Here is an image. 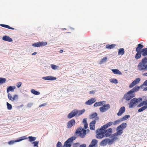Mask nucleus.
<instances>
[{
    "label": "nucleus",
    "mask_w": 147,
    "mask_h": 147,
    "mask_svg": "<svg viewBox=\"0 0 147 147\" xmlns=\"http://www.w3.org/2000/svg\"><path fill=\"white\" fill-rule=\"evenodd\" d=\"M137 53L136 54L135 58L136 59H139L140 58L141 56V53L140 51H137Z\"/></svg>",
    "instance_id": "2f4dec72"
},
{
    "label": "nucleus",
    "mask_w": 147,
    "mask_h": 147,
    "mask_svg": "<svg viewBox=\"0 0 147 147\" xmlns=\"http://www.w3.org/2000/svg\"><path fill=\"white\" fill-rule=\"evenodd\" d=\"M37 54V53L36 52H34L32 54V55H34L36 54Z\"/></svg>",
    "instance_id": "680f3d73"
},
{
    "label": "nucleus",
    "mask_w": 147,
    "mask_h": 147,
    "mask_svg": "<svg viewBox=\"0 0 147 147\" xmlns=\"http://www.w3.org/2000/svg\"><path fill=\"white\" fill-rule=\"evenodd\" d=\"M138 70L142 71H147V64H146L142 61L139 63L137 65Z\"/></svg>",
    "instance_id": "39448f33"
},
{
    "label": "nucleus",
    "mask_w": 147,
    "mask_h": 147,
    "mask_svg": "<svg viewBox=\"0 0 147 147\" xmlns=\"http://www.w3.org/2000/svg\"><path fill=\"white\" fill-rule=\"evenodd\" d=\"M76 121L74 119H72L69 121L67 123V128L71 127L72 126L75 124Z\"/></svg>",
    "instance_id": "9d476101"
},
{
    "label": "nucleus",
    "mask_w": 147,
    "mask_h": 147,
    "mask_svg": "<svg viewBox=\"0 0 147 147\" xmlns=\"http://www.w3.org/2000/svg\"><path fill=\"white\" fill-rule=\"evenodd\" d=\"M47 44V42H41L32 44V45L34 47H40L46 45Z\"/></svg>",
    "instance_id": "1a4fd4ad"
},
{
    "label": "nucleus",
    "mask_w": 147,
    "mask_h": 147,
    "mask_svg": "<svg viewBox=\"0 0 147 147\" xmlns=\"http://www.w3.org/2000/svg\"><path fill=\"white\" fill-rule=\"evenodd\" d=\"M95 120H93L90 123V128L91 130H94L95 129Z\"/></svg>",
    "instance_id": "a211bd4d"
},
{
    "label": "nucleus",
    "mask_w": 147,
    "mask_h": 147,
    "mask_svg": "<svg viewBox=\"0 0 147 147\" xmlns=\"http://www.w3.org/2000/svg\"><path fill=\"white\" fill-rule=\"evenodd\" d=\"M142 99L141 98H134L131 99L130 101L129 105V108H132L137 105L138 102L142 101Z\"/></svg>",
    "instance_id": "7ed1b4c3"
},
{
    "label": "nucleus",
    "mask_w": 147,
    "mask_h": 147,
    "mask_svg": "<svg viewBox=\"0 0 147 147\" xmlns=\"http://www.w3.org/2000/svg\"><path fill=\"white\" fill-rule=\"evenodd\" d=\"M105 131L104 135L106 137H108L110 136L112 131V129L111 128H109L106 130H104Z\"/></svg>",
    "instance_id": "f8f14e48"
},
{
    "label": "nucleus",
    "mask_w": 147,
    "mask_h": 147,
    "mask_svg": "<svg viewBox=\"0 0 147 147\" xmlns=\"http://www.w3.org/2000/svg\"><path fill=\"white\" fill-rule=\"evenodd\" d=\"M105 103V101H101L98 102H95L94 105V106L95 107H96L98 106H101L104 104Z\"/></svg>",
    "instance_id": "393cba45"
},
{
    "label": "nucleus",
    "mask_w": 147,
    "mask_h": 147,
    "mask_svg": "<svg viewBox=\"0 0 147 147\" xmlns=\"http://www.w3.org/2000/svg\"><path fill=\"white\" fill-rule=\"evenodd\" d=\"M27 138L26 136H24L22 137L19 138L18 140H16L14 141L13 140L10 141L8 142V144H14L15 142H17L21 141L22 140L26 139Z\"/></svg>",
    "instance_id": "9b49d317"
},
{
    "label": "nucleus",
    "mask_w": 147,
    "mask_h": 147,
    "mask_svg": "<svg viewBox=\"0 0 147 147\" xmlns=\"http://www.w3.org/2000/svg\"><path fill=\"white\" fill-rule=\"evenodd\" d=\"M104 129H101V127L100 129H97L96 131V136L97 138L101 139L103 138L105 136L104 132L103 130Z\"/></svg>",
    "instance_id": "423d86ee"
},
{
    "label": "nucleus",
    "mask_w": 147,
    "mask_h": 147,
    "mask_svg": "<svg viewBox=\"0 0 147 147\" xmlns=\"http://www.w3.org/2000/svg\"><path fill=\"white\" fill-rule=\"evenodd\" d=\"M125 111V108L124 107H121L119 109L117 115L118 116H120L122 115Z\"/></svg>",
    "instance_id": "dca6fc26"
},
{
    "label": "nucleus",
    "mask_w": 147,
    "mask_h": 147,
    "mask_svg": "<svg viewBox=\"0 0 147 147\" xmlns=\"http://www.w3.org/2000/svg\"><path fill=\"white\" fill-rule=\"evenodd\" d=\"M76 115V112L75 109L69 113L67 116V117L68 119H71Z\"/></svg>",
    "instance_id": "4468645a"
},
{
    "label": "nucleus",
    "mask_w": 147,
    "mask_h": 147,
    "mask_svg": "<svg viewBox=\"0 0 147 147\" xmlns=\"http://www.w3.org/2000/svg\"><path fill=\"white\" fill-rule=\"evenodd\" d=\"M39 143V141H35L34 142H33L32 144H33L34 146H33L34 147H35L36 146H37L38 144Z\"/></svg>",
    "instance_id": "de8ad7c7"
},
{
    "label": "nucleus",
    "mask_w": 147,
    "mask_h": 147,
    "mask_svg": "<svg viewBox=\"0 0 147 147\" xmlns=\"http://www.w3.org/2000/svg\"><path fill=\"white\" fill-rule=\"evenodd\" d=\"M88 127V123H86L84 124V128L85 129L87 128Z\"/></svg>",
    "instance_id": "5fc2aeb1"
},
{
    "label": "nucleus",
    "mask_w": 147,
    "mask_h": 147,
    "mask_svg": "<svg viewBox=\"0 0 147 147\" xmlns=\"http://www.w3.org/2000/svg\"><path fill=\"white\" fill-rule=\"evenodd\" d=\"M0 26L2 27H5L8 29H11V30H14V28H12L9 26V25H5L4 24H0Z\"/></svg>",
    "instance_id": "473e14b6"
},
{
    "label": "nucleus",
    "mask_w": 147,
    "mask_h": 147,
    "mask_svg": "<svg viewBox=\"0 0 147 147\" xmlns=\"http://www.w3.org/2000/svg\"><path fill=\"white\" fill-rule=\"evenodd\" d=\"M144 75L146 76H147V73H144Z\"/></svg>",
    "instance_id": "69168bd1"
},
{
    "label": "nucleus",
    "mask_w": 147,
    "mask_h": 147,
    "mask_svg": "<svg viewBox=\"0 0 147 147\" xmlns=\"http://www.w3.org/2000/svg\"><path fill=\"white\" fill-rule=\"evenodd\" d=\"M76 138L75 137H72L69 138L64 143V146L66 147H70L71 144L70 143L71 142H72L73 141L75 140Z\"/></svg>",
    "instance_id": "0eeeda50"
},
{
    "label": "nucleus",
    "mask_w": 147,
    "mask_h": 147,
    "mask_svg": "<svg viewBox=\"0 0 147 147\" xmlns=\"http://www.w3.org/2000/svg\"><path fill=\"white\" fill-rule=\"evenodd\" d=\"M29 138V141L31 142L34 141H35L36 139V138L34 137H32V136H29L28 138Z\"/></svg>",
    "instance_id": "e433bc0d"
},
{
    "label": "nucleus",
    "mask_w": 147,
    "mask_h": 147,
    "mask_svg": "<svg viewBox=\"0 0 147 147\" xmlns=\"http://www.w3.org/2000/svg\"><path fill=\"white\" fill-rule=\"evenodd\" d=\"M110 108V106L109 104H106L103 105L102 107L99 108L101 112H104L109 109Z\"/></svg>",
    "instance_id": "6e6552de"
},
{
    "label": "nucleus",
    "mask_w": 147,
    "mask_h": 147,
    "mask_svg": "<svg viewBox=\"0 0 147 147\" xmlns=\"http://www.w3.org/2000/svg\"><path fill=\"white\" fill-rule=\"evenodd\" d=\"M108 139H105L102 140L100 143V145L102 146H105L108 143Z\"/></svg>",
    "instance_id": "a878e982"
},
{
    "label": "nucleus",
    "mask_w": 147,
    "mask_h": 147,
    "mask_svg": "<svg viewBox=\"0 0 147 147\" xmlns=\"http://www.w3.org/2000/svg\"><path fill=\"white\" fill-rule=\"evenodd\" d=\"M56 146L57 147H62V144L60 142H58Z\"/></svg>",
    "instance_id": "8fccbe9b"
},
{
    "label": "nucleus",
    "mask_w": 147,
    "mask_h": 147,
    "mask_svg": "<svg viewBox=\"0 0 147 147\" xmlns=\"http://www.w3.org/2000/svg\"><path fill=\"white\" fill-rule=\"evenodd\" d=\"M144 105V104L142 102H141L138 105V107H142V106H143Z\"/></svg>",
    "instance_id": "864d4df0"
},
{
    "label": "nucleus",
    "mask_w": 147,
    "mask_h": 147,
    "mask_svg": "<svg viewBox=\"0 0 147 147\" xmlns=\"http://www.w3.org/2000/svg\"><path fill=\"white\" fill-rule=\"evenodd\" d=\"M46 105V103H44L43 104H42L40 105L39 106V107H42V106H45V105Z\"/></svg>",
    "instance_id": "bf43d9fd"
},
{
    "label": "nucleus",
    "mask_w": 147,
    "mask_h": 147,
    "mask_svg": "<svg viewBox=\"0 0 147 147\" xmlns=\"http://www.w3.org/2000/svg\"><path fill=\"white\" fill-rule=\"evenodd\" d=\"M95 92L93 91H90V94H94Z\"/></svg>",
    "instance_id": "052dcab7"
},
{
    "label": "nucleus",
    "mask_w": 147,
    "mask_h": 147,
    "mask_svg": "<svg viewBox=\"0 0 147 147\" xmlns=\"http://www.w3.org/2000/svg\"><path fill=\"white\" fill-rule=\"evenodd\" d=\"M113 124L112 122H109L106 124L102 126L101 127V129H105L109 127L111 125Z\"/></svg>",
    "instance_id": "aec40b11"
},
{
    "label": "nucleus",
    "mask_w": 147,
    "mask_h": 147,
    "mask_svg": "<svg viewBox=\"0 0 147 147\" xmlns=\"http://www.w3.org/2000/svg\"><path fill=\"white\" fill-rule=\"evenodd\" d=\"M140 78H137L134 81L135 84L136 85L140 81Z\"/></svg>",
    "instance_id": "37998d69"
},
{
    "label": "nucleus",
    "mask_w": 147,
    "mask_h": 147,
    "mask_svg": "<svg viewBox=\"0 0 147 147\" xmlns=\"http://www.w3.org/2000/svg\"><path fill=\"white\" fill-rule=\"evenodd\" d=\"M6 81L5 78H0V85L5 82Z\"/></svg>",
    "instance_id": "a19ab883"
},
{
    "label": "nucleus",
    "mask_w": 147,
    "mask_h": 147,
    "mask_svg": "<svg viewBox=\"0 0 147 147\" xmlns=\"http://www.w3.org/2000/svg\"><path fill=\"white\" fill-rule=\"evenodd\" d=\"M126 123H123L119 125L116 128L117 132L113 134L114 136H117L121 135L123 133V130L127 127Z\"/></svg>",
    "instance_id": "f03ea898"
},
{
    "label": "nucleus",
    "mask_w": 147,
    "mask_h": 147,
    "mask_svg": "<svg viewBox=\"0 0 147 147\" xmlns=\"http://www.w3.org/2000/svg\"><path fill=\"white\" fill-rule=\"evenodd\" d=\"M144 105H145L144 106H147V102H146V100L143 101L142 102Z\"/></svg>",
    "instance_id": "603ef678"
},
{
    "label": "nucleus",
    "mask_w": 147,
    "mask_h": 147,
    "mask_svg": "<svg viewBox=\"0 0 147 147\" xmlns=\"http://www.w3.org/2000/svg\"><path fill=\"white\" fill-rule=\"evenodd\" d=\"M111 82L115 84H117L118 83V81L116 79H113L110 80Z\"/></svg>",
    "instance_id": "79ce46f5"
},
{
    "label": "nucleus",
    "mask_w": 147,
    "mask_h": 147,
    "mask_svg": "<svg viewBox=\"0 0 147 147\" xmlns=\"http://www.w3.org/2000/svg\"><path fill=\"white\" fill-rule=\"evenodd\" d=\"M143 46L140 44H139L138 45L136 49V51H140V50L143 47Z\"/></svg>",
    "instance_id": "7c9ffc66"
},
{
    "label": "nucleus",
    "mask_w": 147,
    "mask_h": 147,
    "mask_svg": "<svg viewBox=\"0 0 147 147\" xmlns=\"http://www.w3.org/2000/svg\"><path fill=\"white\" fill-rule=\"evenodd\" d=\"M86 130L81 127L78 128L76 131V133L81 138H84L86 135Z\"/></svg>",
    "instance_id": "20e7f679"
},
{
    "label": "nucleus",
    "mask_w": 147,
    "mask_h": 147,
    "mask_svg": "<svg viewBox=\"0 0 147 147\" xmlns=\"http://www.w3.org/2000/svg\"><path fill=\"white\" fill-rule=\"evenodd\" d=\"M130 117V116L129 115H125L123 116V117L120 118L122 122L125 120L129 118Z\"/></svg>",
    "instance_id": "f704fd0d"
},
{
    "label": "nucleus",
    "mask_w": 147,
    "mask_h": 147,
    "mask_svg": "<svg viewBox=\"0 0 147 147\" xmlns=\"http://www.w3.org/2000/svg\"><path fill=\"white\" fill-rule=\"evenodd\" d=\"M140 87L138 86H136L131 90L125 94L123 98L126 100H129L135 96V93L138 91Z\"/></svg>",
    "instance_id": "f257e3e1"
},
{
    "label": "nucleus",
    "mask_w": 147,
    "mask_h": 147,
    "mask_svg": "<svg viewBox=\"0 0 147 147\" xmlns=\"http://www.w3.org/2000/svg\"><path fill=\"white\" fill-rule=\"evenodd\" d=\"M42 79L47 80H54L56 79V78L55 77H53L52 76H49L42 77Z\"/></svg>",
    "instance_id": "f3484780"
},
{
    "label": "nucleus",
    "mask_w": 147,
    "mask_h": 147,
    "mask_svg": "<svg viewBox=\"0 0 147 147\" xmlns=\"http://www.w3.org/2000/svg\"><path fill=\"white\" fill-rule=\"evenodd\" d=\"M7 109L8 110H10L12 109V107L11 105L8 102H7Z\"/></svg>",
    "instance_id": "49530a36"
},
{
    "label": "nucleus",
    "mask_w": 147,
    "mask_h": 147,
    "mask_svg": "<svg viewBox=\"0 0 147 147\" xmlns=\"http://www.w3.org/2000/svg\"><path fill=\"white\" fill-rule=\"evenodd\" d=\"M136 85L134 82L133 81L129 85V87L130 88H131Z\"/></svg>",
    "instance_id": "09e8293b"
},
{
    "label": "nucleus",
    "mask_w": 147,
    "mask_h": 147,
    "mask_svg": "<svg viewBox=\"0 0 147 147\" xmlns=\"http://www.w3.org/2000/svg\"><path fill=\"white\" fill-rule=\"evenodd\" d=\"M141 61L146 64L147 63V56L143 58L142 59Z\"/></svg>",
    "instance_id": "c03bdc74"
},
{
    "label": "nucleus",
    "mask_w": 147,
    "mask_h": 147,
    "mask_svg": "<svg viewBox=\"0 0 147 147\" xmlns=\"http://www.w3.org/2000/svg\"><path fill=\"white\" fill-rule=\"evenodd\" d=\"M36 147H38V146H37Z\"/></svg>",
    "instance_id": "774afa93"
},
{
    "label": "nucleus",
    "mask_w": 147,
    "mask_h": 147,
    "mask_svg": "<svg viewBox=\"0 0 147 147\" xmlns=\"http://www.w3.org/2000/svg\"><path fill=\"white\" fill-rule=\"evenodd\" d=\"M90 118L91 119H94L95 120H98L99 119L97 117V114L96 113H94L92 114L90 116Z\"/></svg>",
    "instance_id": "4be33fe9"
},
{
    "label": "nucleus",
    "mask_w": 147,
    "mask_h": 147,
    "mask_svg": "<svg viewBox=\"0 0 147 147\" xmlns=\"http://www.w3.org/2000/svg\"><path fill=\"white\" fill-rule=\"evenodd\" d=\"M22 85V83L20 82H18L17 83L16 86L18 88H20Z\"/></svg>",
    "instance_id": "3c124183"
},
{
    "label": "nucleus",
    "mask_w": 147,
    "mask_h": 147,
    "mask_svg": "<svg viewBox=\"0 0 147 147\" xmlns=\"http://www.w3.org/2000/svg\"><path fill=\"white\" fill-rule=\"evenodd\" d=\"M96 101L95 99L94 98H91L85 102V104L87 105H91L94 103Z\"/></svg>",
    "instance_id": "6ab92c4d"
},
{
    "label": "nucleus",
    "mask_w": 147,
    "mask_h": 147,
    "mask_svg": "<svg viewBox=\"0 0 147 147\" xmlns=\"http://www.w3.org/2000/svg\"><path fill=\"white\" fill-rule=\"evenodd\" d=\"M116 46V45L115 44H113L112 45H106L105 47L106 48L108 49H113Z\"/></svg>",
    "instance_id": "c85d7f7f"
},
{
    "label": "nucleus",
    "mask_w": 147,
    "mask_h": 147,
    "mask_svg": "<svg viewBox=\"0 0 147 147\" xmlns=\"http://www.w3.org/2000/svg\"><path fill=\"white\" fill-rule=\"evenodd\" d=\"M147 109V106H144L140 108L139 109L138 111L139 112H141Z\"/></svg>",
    "instance_id": "c9c22d12"
},
{
    "label": "nucleus",
    "mask_w": 147,
    "mask_h": 147,
    "mask_svg": "<svg viewBox=\"0 0 147 147\" xmlns=\"http://www.w3.org/2000/svg\"><path fill=\"white\" fill-rule=\"evenodd\" d=\"M83 122L84 124L87 123L86 121V119H83Z\"/></svg>",
    "instance_id": "6e6d98bb"
},
{
    "label": "nucleus",
    "mask_w": 147,
    "mask_h": 147,
    "mask_svg": "<svg viewBox=\"0 0 147 147\" xmlns=\"http://www.w3.org/2000/svg\"><path fill=\"white\" fill-rule=\"evenodd\" d=\"M79 147H86V145L85 144H83L80 145Z\"/></svg>",
    "instance_id": "4d7b16f0"
},
{
    "label": "nucleus",
    "mask_w": 147,
    "mask_h": 147,
    "mask_svg": "<svg viewBox=\"0 0 147 147\" xmlns=\"http://www.w3.org/2000/svg\"><path fill=\"white\" fill-rule=\"evenodd\" d=\"M122 121L120 119V118L118 120H116L113 123V124L115 125L117 124H119Z\"/></svg>",
    "instance_id": "ea45409f"
},
{
    "label": "nucleus",
    "mask_w": 147,
    "mask_h": 147,
    "mask_svg": "<svg viewBox=\"0 0 147 147\" xmlns=\"http://www.w3.org/2000/svg\"><path fill=\"white\" fill-rule=\"evenodd\" d=\"M113 138L111 140L108 139V144L109 145L113 144L115 141L118 139L117 137H116V136H113Z\"/></svg>",
    "instance_id": "2eb2a0df"
},
{
    "label": "nucleus",
    "mask_w": 147,
    "mask_h": 147,
    "mask_svg": "<svg viewBox=\"0 0 147 147\" xmlns=\"http://www.w3.org/2000/svg\"><path fill=\"white\" fill-rule=\"evenodd\" d=\"M98 141L96 139H93L91 141L90 144L89 145V147H93L97 143Z\"/></svg>",
    "instance_id": "b1692460"
},
{
    "label": "nucleus",
    "mask_w": 147,
    "mask_h": 147,
    "mask_svg": "<svg viewBox=\"0 0 147 147\" xmlns=\"http://www.w3.org/2000/svg\"><path fill=\"white\" fill-rule=\"evenodd\" d=\"M143 85L144 86H146L147 85V80L145 81L143 83Z\"/></svg>",
    "instance_id": "13d9d810"
},
{
    "label": "nucleus",
    "mask_w": 147,
    "mask_h": 147,
    "mask_svg": "<svg viewBox=\"0 0 147 147\" xmlns=\"http://www.w3.org/2000/svg\"><path fill=\"white\" fill-rule=\"evenodd\" d=\"M144 91H146V90H147V87L145 88L144 89Z\"/></svg>",
    "instance_id": "0e129e2a"
},
{
    "label": "nucleus",
    "mask_w": 147,
    "mask_h": 147,
    "mask_svg": "<svg viewBox=\"0 0 147 147\" xmlns=\"http://www.w3.org/2000/svg\"><path fill=\"white\" fill-rule=\"evenodd\" d=\"M107 57H104L100 61V64H102L103 63L105 62L107 60Z\"/></svg>",
    "instance_id": "58836bf2"
},
{
    "label": "nucleus",
    "mask_w": 147,
    "mask_h": 147,
    "mask_svg": "<svg viewBox=\"0 0 147 147\" xmlns=\"http://www.w3.org/2000/svg\"><path fill=\"white\" fill-rule=\"evenodd\" d=\"M87 131H88V132H89V130L88 129V130H87Z\"/></svg>",
    "instance_id": "338daca9"
},
{
    "label": "nucleus",
    "mask_w": 147,
    "mask_h": 147,
    "mask_svg": "<svg viewBox=\"0 0 147 147\" xmlns=\"http://www.w3.org/2000/svg\"><path fill=\"white\" fill-rule=\"evenodd\" d=\"M140 52L143 56H146L147 55V48L142 49Z\"/></svg>",
    "instance_id": "412c9836"
},
{
    "label": "nucleus",
    "mask_w": 147,
    "mask_h": 147,
    "mask_svg": "<svg viewBox=\"0 0 147 147\" xmlns=\"http://www.w3.org/2000/svg\"><path fill=\"white\" fill-rule=\"evenodd\" d=\"M113 73L115 74L121 75L122 73L118 69H112L111 70Z\"/></svg>",
    "instance_id": "c756f323"
},
{
    "label": "nucleus",
    "mask_w": 147,
    "mask_h": 147,
    "mask_svg": "<svg viewBox=\"0 0 147 147\" xmlns=\"http://www.w3.org/2000/svg\"><path fill=\"white\" fill-rule=\"evenodd\" d=\"M63 52V50L61 49L60 50V51H59L60 53H62Z\"/></svg>",
    "instance_id": "e2e57ef3"
},
{
    "label": "nucleus",
    "mask_w": 147,
    "mask_h": 147,
    "mask_svg": "<svg viewBox=\"0 0 147 147\" xmlns=\"http://www.w3.org/2000/svg\"><path fill=\"white\" fill-rule=\"evenodd\" d=\"M15 86L12 87L11 86H9L7 88V92L8 93L9 91L13 92L15 88Z\"/></svg>",
    "instance_id": "bb28decb"
},
{
    "label": "nucleus",
    "mask_w": 147,
    "mask_h": 147,
    "mask_svg": "<svg viewBox=\"0 0 147 147\" xmlns=\"http://www.w3.org/2000/svg\"><path fill=\"white\" fill-rule=\"evenodd\" d=\"M2 39L5 41H7L9 42H11L12 41V39L11 38L7 36H4L3 38Z\"/></svg>",
    "instance_id": "5701e85b"
},
{
    "label": "nucleus",
    "mask_w": 147,
    "mask_h": 147,
    "mask_svg": "<svg viewBox=\"0 0 147 147\" xmlns=\"http://www.w3.org/2000/svg\"><path fill=\"white\" fill-rule=\"evenodd\" d=\"M125 53L124 49L123 48H120L119 49L118 55H122Z\"/></svg>",
    "instance_id": "72a5a7b5"
},
{
    "label": "nucleus",
    "mask_w": 147,
    "mask_h": 147,
    "mask_svg": "<svg viewBox=\"0 0 147 147\" xmlns=\"http://www.w3.org/2000/svg\"><path fill=\"white\" fill-rule=\"evenodd\" d=\"M31 92L33 94L36 95H38L40 94V92H39L35 90L34 89H32L31 90Z\"/></svg>",
    "instance_id": "4c0bfd02"
},
{
    "label": "nucleus",
    "mask_w": 147,
    "mask_h": 147,
    "mask_svg": "<svg viewBox=\"0 0 147 147\" xmlns=\"http://www.w3.org/2000/svg\"><path fill=\"white\" fill-rule=\"evenodd\" d=\"M76 112V115L78 116L80 115L83 113L85 111V110L84 109H83L80 111H78L76 109H75Z\"/></svg>",
    "instance_id": "cd10ccee"
},
{
    "label": "nucleus",
    "mask_w": 147,
    "mask_h": 147,
    "mask_svg": "<svg viewBox=\"0 0 147 147\" xmlns=\"http://www.w3.org/2000/svg\"><path fill=\"white\" fill-rule=\"evenodd\" d=\"M51 68L54 70H55L57 69L58 67V66H57L55 65H53V64H51Z\"/></svg>",
    "instance_id": "a18cd8bd"
},
{
    "label": "nucleus",
    "mask_w": 147,
    "mask_h": 147,
    "mask_svg": "<svg viewBox=\"0 0 147 147\" xmlns=\"http://www.w3.org/2000/svg\"><path fill=\"white\" fill-rule=\"evenodd\" d=\"M8 97L9 99L11 101L14 100L18 99V95L16 94H15L13 97H12L11 95L9 93L8 94Z\"/></svg>",
    "instance_id": "ddd939ff"
}]
</instances>
